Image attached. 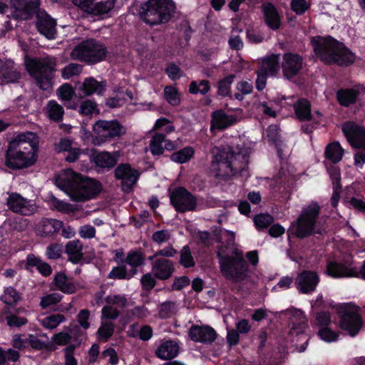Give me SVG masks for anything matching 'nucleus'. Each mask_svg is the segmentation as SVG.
<instances>
[{
    "mask_svg": "<svg viewBox=\"0 0 365 365\" xmlns=\"http://www.w3.org/2000/svg\"><path fill=\"white\" fill-rule=\"evenodd\" d=\"M195 150L190 146L185 147L179 151L173 153L170 156L173 162L182 164L188 162L194 155Z\"/></svg>",
    "mask_w": 365,
    "mask_h": 365,
    "instance_id": "40",
    "label": "nucleus"
},
{
    "mask_svg": "<svg viewBox=\"0 0 365 365\" xmlns=\"http://www.w3.org/2000/svg\"><path fill=\"white\" fill-rule=\"evenodd\" d=\"M304 65L303 58L297 53L287 52L283 55L282 69L283 76L290 80L297 76Z\"/></svg>",
    "mask_w": 365,
    "mask_h": 365,
    "instance_id": "17",
    "label": "nucleus"
},
{
    "mask_svg": "<svg viewBox=\"0 0 365 365\" xmlns=\"http://www.w3.org/2000/svg\"><path fill=\"white\" fill-rule=\"evenodd\" d=\"M292 314L290 330L292 335H299L304 332L307 327V321L303 312L298 309L289 311Z\"/></svg>",
    "mask_w": 365,
    "mask_h": 365,
    "instance_id": "28",
    "label": "nucleus"
},
{
    "mask_svg": "<svg viewBox=\"0 0 365 365\" xmlns=\"http://www.w3.org/2000/svg\"><path fill=\"white\" fill-rule=\"evenodd\" d=\"M152 261L151 271L156 279L166 280L172 277L175 271V265L171 260L165 258H155Z\"/></svg>",
    "mask_w": 365,
    "mask_h": 365,
    "instance_id": "20",
    "label": "nucleus"
},
{
    "mask_svg": "<svg viewBox=\"0 0 365 365\" xmlns=\"http://www.w3.org/2000/svg\"><path fill=\"white\" fill-rule=\"evenodd\" d=\"M56 94L68 109H77V103L71 101L75 95V91L70 84L65 83L60 86L56 91Z\"/></svg>",
    "mask_w": 365,
    "mask_h": 365,
    "instance_id": "30",
    "label": "nucleus"
},
{
    "mask_svg": "<svg viewBox=\"0 0 365 365\" xmlns=\"http://www.w3.org/2000/svg\"><path fill=\"white\" fill-rule=\"evenodd\" d=\"M295 114L300 120L311 119V106L307 100L300 99L294 105Z\"/></svg>",
    "mask_w": 365,
    "mask_h": 365,
    "instance_id": "39",
    "label": "nucleus"
},
{
    "mask_svg": "<svg viewBox=\"0 0 365 365\" xmlns=\"http://www.w3.org/2000/svg\"><path fill=\"white\" fill-rule=\"evenodd\" d=\"M164 97L171 106H178L180 103V95L178 88L173 86H168L164 88Z\"/></svg>",
    "mask_w": 365,
    "mask_h": 365,
    "instance_id": "48",
    "label": "nucleus"
},
{
    "mask_svg": "<svg viewBox=\"0 0 365 365\" xmlns=\"http://www.w3.org/2000/svg\"><path fill=\"white\" fill-rule=\"evenodd\" d=\"M114 332V324L112 322L101 320V326L97 331L98 339L106 341Z\"/></svg>",
    "mask_w": 365,
    "mask_h": 365,
    "instance_id": "45",
    "label": "nucleus"
},
{
    "mask_svg": "<svg viewBox=\"0 0 365 365\" xmlns=\"http://www.w3.org/2000/svg\"><path fill=\"white\" fill-rule=\"evenodd\" d=\"M82 66L77 63H70L65 66L61 71V76L63 79H69L73 76H78L82 72Z\"/></svg>",
    "mask_w": 365,
    "mask_h": 365,
    "instance_id": "52",
    "label": "nucleus"
},
{
    "mask_svg": "<svg viewBox=\"0 0 365 365\" xmlns=\"http://www.w3.org/2000/svg\"><path fill=\"white\" fill-rule=\"evenodd\" d=\"M106 46L93 38L81 41L71 51L70 56L73 60L96 63L103 61L106 56Z\"/></svg>",
    "mask_w": 365,
    "mask_h": 365,
    "instance_id": "9",
    "label": "nucleus"
},
{
    "mask_svg": "<svg viewBox=\"0 0 365 365\" xmlns=\"http://www.w3.org/2000/svg\"><path fill=\"white\" fill-rule=\"evenodd\" d=\"M40 0H11V16L16 19H27L38 8Z\"/></svg>",
    "mask_w": 365,
    "mask_h": 365,
    "instance_id": "18",
    "label": "nucleus"
},
{
    "mask_svg": "<svg viewBox=\"0 0 365 365\" xmlns=\"http://www.w3.org/2000/svg\"><path fill=\"white\" fill-rule=\"evenodd\" d=\"M120 315V312L117 307L106 304L101 309V320L107 321L115 320Z\"/></svg>",
    "mask_w": 365,
    "mask_h": 365,
    "instance_id": "53",
    "label": "nucleus"
},
{
    "mask_svg": "<svg viewBox=\"0 0 365 365\" xmlns=\"http://www.w3.org/2000/svg\"><path fill=\"white\" fill-rule=\"evenodd\" d=\"M180 254V258L179 262L182 267L185 268L194 267L195 261L188 246L183 247Z\"/></svg>",
    "mask_w": 365,
    "mask_h": 365,
    "instance_id": "51",
    "label": "nucleus"
},
{
    "mask_svg": "<svg viewBox=\"0 0 365 365\" xmlns=\"http://www.w3.org/2000/svg\"><path fill=\"white\" fill-rule=\"evenodd\" d=\"M118 157V152H115L113 154L108 152H98L93 154V160L97 167L110 168L115 165Z\"/></svg>",
    "mask_w": 365,
    "mask_h": 365,
    "instance_id": "29",
    "label": "nucleus"
},
{
    "mask_svg": "<svg viewBox=\"0 0 365 365\" xmlns=\"http://www.w3.org/2000/svg\"><path fill=\"white\" fill-rule=\"evenodd\" d=\"M63 227L61 220L53 218H42L35 225V232L38 236L50 237L57 233Z\"/></svg>",
    "mask_w": 365,
    "mask_h": 365,
    "instance_id": "21",
    "label": "nucleus"
},
{
    "mask_svg": "<svg viewBox=\"0 0 365 365\" xmlns=\"http://www.w3.org/2000/svg\"><path fill=\"white\" fill-rule=\"evenodd\" d=\"M325 155L327 158L336 163L342 158L343 150L338 143H331L327 146Z\"/></svg>",
    "mask_w": 365,
    "mask_h": 365,
    "instance_id": "42",
    "label": "nucleus"
},
{
    "mask_svg": "<svg viewBox=\"0 0 365 365\" xmlns=\"http://www.w3.org/2000/svg\"><path fill=\"white\" fill-rule=\"evenodd\" d=\"M272 222L273 217L267 214H259L254 218V222L257 229H264L271 225Z\"/></svg>",
    "mask_w": 365,
    "mask_h": 365,
    "instance_id": "58",
    "label": "nucleus"
},
{
    "mask_svg": "<svg viewBox=\"0 0 365 365\" xmlns=\"http://www.w3.org/2000/svg\"><path fill=\"white\" fill-rule=\"evenodd\" d=\"M106 304L117 307L118 309H123L128 306V302L125 294L111 293L103 298Z\"/></svg>",
    "mask_w": 365,
    "mask_h": 365,
    "instance_id": "41",
    "label": "nucleus"
},
{
    "mask_svg": "<svg viewBox=\"0 0 365 365\" xmlns=\"http://www.w3.org/2000/svg\"><path fill=\"white\" fill-rule=\"evenodd\" d=\"M97 111L96 103L91 100L83 101L79 107V113L83 115H92Z\"/></svg>",
    "mask_w": 365,
    "mask_h": 365,
    "instance_id": "59",
    "label": "nucleus"
},
{
    "mask_svg": "<svg viewBox=\"0 0 365 365\" xmlns=\"http://www.w3.org/2000/svg\"><path fill=\"white\" fill-rule=\"evenodd\" d=\"M38 143V137L34 133L18 135L9 144L6 165L12 169H20L33 165L36 160Z\"/></svg>",
    "mask_w": 365,
    "mask_h": 365,
    "instance_id": "3",
    "label": "nucleus"
},
{
    "mask_svg": "<svg viewBox=\"0 0 365 365\" xmlns=\"http://www.w3.org/2000/svg\"><path fill=\"white\" fill-rule=\"evenodd\" d=\"M56 186L71 200L83 202L94 197L101 190V185L97 180L83 176L71 169L63 170L55 180Z\"/></svg>",
    "mask_w": 365,
    "mask_h": 365,
    "instance_id": "2",
    "label": "nucleus"
},
{
    "mask_svg": "<svg viewBox=\"0 0 365 365\" xmlns=\"http://www.w3.org/2000/svg\"><path fill=\"white\" fill-rule=\"evenodd\" d=\"M29 336L25 334H16L13 336L12 345L14 348L23 350L29 348Z\"/></svg>",
    "mask_w": 365,
    "mask_h": 365,
    "instance_id": "60",
    "label": "nucleus"
},
{
    "mask_svg": "<svg viewBox=\"0 0 365 365\" xmlns=\"http://www.w3.org/2000/svg\"><path fill=\"white\" fill-rule=\"evenodd\" d=\"M279 55L272 54L262 60L259 70L269 76H275L279 70Z\"/></svg>",
    "mask_w": 365,
    "mask_h": 365,
    "instance_id": "32",
    "label": "nucleus"
},
{
    "mask_svg": "<svg viewBox=\"0 0 365 365\" xmlns=\"http://www.w3.org/2000/svg\"><path fill=\"white\" fill-rule=\"evenodd\" d=\"M155 278L153 273L143 274L140 279L143 288L146 290L152 289L156 284Z\"/></svg>",
    "mask_w": 365,
    "mask_h": 365,
    "instance_id": "64",
    "label": "nucleus"
},
{
    "mask_svg": "<svg viewBox=\"0 0 365 365\" xmlns=\"http://www.w3.org/2000/svg\"><path fill=\"white\" fill-rule=\"evenodd\" d=\"M189 336L197 342L211 343L215 339L216 333L207 326H192L189 331Z\"/></svg>",
    "mask_w": 365,
    "mask_h": 365,
    "instance_id": "25",
    "label": "nucleus"
},
{
    "mask_svg": "<svg viewBox=\"0 0 365 365\" xmlns=\"http://www.w3.org/2000/svg\"><path fill=\"white\" fill-rule=\"evenodd\" d=\"M144 260L145 257L141 251L131 250L128 253L126 258L125 259V262L130 265L134 272L135 271V268L143 264Z\"/></svg>",
    "mask_w": 365,
    "mask_h": 365,
    "instance_id": "43",
    "label": "nucleus"
},
{
    "mask_svg": "<svg viewBox=\"0 0 365 365\" xmlns=\"http://www.w3.org/2000/svg\"><path fill=\"white\" fill-rule=\"evenodd\" d=\"M290 6L292 11L299 15L303 14L309 8V4L306 0H292Z\"/></svg>",
    "mask_w": 365,
    "mask_h": 365,
    "instance_id": "62",
    "label": "nucleus"
},
{
    "mask_svg": "<svg viewBox=\"0 0 365 365\" xmlns=\"http://www.w3.org/2000/svg\"><path fill=\"white\" fill-rule=\"evenodd\" d=\"M320 278L317 272L304 270L296 277L294 285L299 293L309 294L316 290Z\"/></svg>",
    "mask_w": 365,
    "mask_h": 365,
    "instance_id": "15",
    "label": "nucleus"
},
{
    "mask_svg": "<svg viewBox=\"0 0 365 365\" xmlns=\"http://www.w3.org/2000/svg\"><path fill=\"white\" fill-rule=\"evenodd\" d=\"M210 90V82L207 80H202L200 81H193L189 86V91L192 94L202 95L207 94Z\"/></svg>",
    "mask_w": 365,
    "mask_h": 365,
    "instance_id": "49",
    "label": "nucleus"
},
{
    "mask_svg": "<svg viewBox=\"0 0 365 365\" xmlns=\"http://www.w3.org/2000/svg\"><path fill=\"white\" fill-rule=\"evenodd\" d=\"M180 351L178 344L173 340H161L155 349L156 356L163 360H170L176 357Z\"/></svg>",
    "mask_w": 365,
    "mask_h": 365,
    "instance_id": "22",
    "label": "nucleus"
},
{
    "mask_svg": "<svg viewBox=\"0 0 365 365\" xmlns=\"http://www.w3.org/2000/svg\"><path fill=\"white\" fill-rule=\"evenodd\" d=\"M45 113L49 119L59 122L63 118L64 109L56 101H49L45 107Z\"/></svg>",
    "mask_w": 365,
    "mask_h": 365,
    "instance_id": "36",
    "label": "nucleus"
},
{
    "mask_svg": "<svg viewBox=\"0 0 365 365\" xmlns=\"http://www.w3.org/2000/svg\"><path fill=\"white\" fill-rule=\"evenodd\" d=\"M165 73L172 81L178 80L184 75L182 69L174 63H170L167 66Z\"/></svg>",
    "mask_w": 365,
    "mask_h": 365,
    "instance_id": "61",
    "label": "nucleus"
},
{
    "mask_svg": "<svg viewBox=\"0 0 365 365\" xmlns=\"http://www.w3.org/2000/svg\"><path fill=\"white\" fill-rule=\"evenodd\" d=\"M175 9L172 0H148L141 5L139 14L147 24L155 26L167 23Z\"/></svg>",
    "mask_w": 365,
    "mask_h": 365,
    "instance_id": "6",
    "label": "nucleus"
},
{
    "mask_svg": "<svg viewBox=\"0 0 365 365\" xmlns=\"http://www.w3.org/2000/svg\"><path fill=\"white\" fill-rule=\"evenodd\" d=\"M56 59L45 57L31 59L26 62L29 74L36 80L38 86L43 91L51 89L53 72L56 69Z\"/></svg>",
    "mask_w": 365,
    "mask_h": 365,
    "instance_id": "7",
    "label": "nucleus"
},
{
    "mask_svg": "<svg viewBox=\"0 0 365 365\" xmlns=\"http://www.w3.org/2000/svg\"><path fill=\"white\" fill-rule=\"evenodd\" d=\"M66 252L71 262H79L83 256L82 242L79 240L69 241L66 245Z\"/></svg>",
    "mask_w": 365,
    "mask_h": 365,
    "instance_id": "34",
    "label": "nucleus"
},
{
    "mask_svg": "<svg viewBox=\"0 0 365 365\" xmlns=\"http://www.w3.org/2000/svg\"><path fill=\"white\" fill-rule=\"evenodd\" d=\"M177 311L178 306L174 302L166 301L158 306V314L163 319L171 317Z\"/></svg>",
    "mask_w": 365,
    "mask_h": 365,
    "instance_id": "47",
    "label": "nucleus"
},
{
    "mask_svg": "<svg viewBox=\"0 0 365 365\" xmlns=\"http://www.w3.org/2000/svg\"><path fill=\"white\" fill-rule=\"evenodd\" d=\"M135 274V271L133 273H128L125 266H118L113 268L108 274L110 279H130Z\"/></svg>",
    "mask_w": 365,
    "mask_h": 365,
    "instance_id": "54",
    "label": "nucleus"
},
{
    "mask_svg": "<svg viewBox=\"0 0 365 365\" xmlns=\"http://www.w3.org/2000/svg\"><path fill=\"white\" fill-rule=\"evenodd\" d=\"M105 85L102 82H98L95 78L89 77L85 79L83 83L81 90L84 96H90L95 93L101 94L104 91Z\"/></svg>",
    "mask_w": 365,
    "mask_h": 365,
    "instance_id": "37",
    "label": "nucleus"
},
{
    "mask_svg": "<svg viewBox=\"0 0 365 365\" xmlns=\"http://www.w3.org/2000/svg\"><path fill=\"white\" fill-rule=\"evenodd\" d=\"M74 145V142L71 139L67 138H61L60 140L55 144V150L58 152H68Z\"/></svg>",
    "mask_w": 365,
    "mask_h": 365,
    "instance_id": "63",
    "label": "nucleus"
},
{
    "mask_svg": "<svg viewBox=\"0 0 365 365\" xmlns=\"http://www.w3.org/2000/svg\"><path fill=\"white\" fill-rule=\"evenodd\" d=\"M327 274L334 278L357 277V267L330 262L327 266Z\"/></svg>",
    "mask_w": 365,
    "mask_h": 365,
    "instance_id": "24",
    "label": "nucleus"
},
{
    "mask_svg": "<svg viewBox=\"0 0 365 365\" xmlns=\"http://www.w3.org/2000/svg\"><path fill=\"white\" fill-rule=\"evenodd\" d=\"M50 203L52 207L59 212L67 213L72 210L71 205L63 200H58L53 195L50 197Z\"/></svg>",
    "mask_w": 365,
    "mask_h": 365,
    "instance_id": "55",
    "label": "nucleus"
},
{
    "mask_svg": "<svg viewBox=\"0 0 365 365\" xmlns=\"http://www.w3.org/2000/svg\"><path fill=\"white\" fill-rule=\"evenodd\" d=\"M62 299V296L56 292L51 293L43 296L41 298L40 305L42 308H47L53 304L59 302Z\"/></svg>",
    "mask_w": 365,
    "mask_h": 365,
    "instance_id": "57",
    "label": "nucleus"
},
{
    "mask_svg": "<svg viewBox=\"0 0 365 365\" xmlns=\"http://www.w3.org/2000/svg\"><path fill=\"white\" fill-rule=\"evenodd\" d=\"M134 331L138 332L139 338L143 341H148L150 339L153 334V329L148 325H144L138 330V324L131 325L128 330L129 334L135 337L136 336V334L133 333Z\"/></svg>",
    "mask_w": 365,
    "mask_h": 365,
    "instance_id": "46",
    "label": "nucleus"
},
{
    "mask_svg": "<svg viewBox=\"0 0 365 365\" xmlns=\"http://www.w3.org/2000/svg\"><path fill=\"white\" fill-rule=\"evenodd\" d=\"M65 321L63 315L60 314H52L44 317L41 320V324L43 327L47 329H54L61 322Z\"/></svg>",
    "mask_w": 365,
    "mask_h": 365,
    "instance_id": "50",
    "label": "nucleus"
},
{
    "mask_svg": "<svg viewBox=\"0 0 365 365\" xmlns=\"http://www.w3.org/2000/svg\"><path fill=\"white\" fill-rule=\"evenodd\" d=\"M115 178L121 181L123 192H130L137 182L140 173L128 163H122L117 166L114 171Z\"/></svg>",
    "mask_w": 365,
    "mask_h": 365,
    "instance_id": "14",
    "label": "nucleus"
},
{
    "mask_svg": "<svg viewBox=\"0 0 365 365\" xmlns=\"http://www.w3.org/2000/svg\"><path fill=\"white\" fill-rule=\"evenodd\" d=\"M72 2L83 12L93 16L108 14L115 5V0H72Z\"/></svg>",
    "mask_w": 365,
    "mask_h": 365,
    "instance_id": "12",
    "label": "nucleus"
},
{
    "mask_svg": "<svg viewBox=\"0 0 365 365\" xmlns=\"http://www.w3.org/2000/svg\"><path fill=\"white\" fill-rule=\"evenodd\" d=\"M20 78V73L15 68L11 61H7L0 67V83L14 82Z\"/></svg>",
    "mask_w": 365,
    "mask_h": 365,
    "instance_id": "33",
    "label": "nucleus"
},
{
    "mask_svg": "<svg viewBox=\"0 0 365 365\" xmlns=\"http://www.w3.org/2000/svg\"><path fill=\"white\" fill-rule=\"evenodd\" d=\"M210 171L217 178L230 180L247 168L248 155L245 148L233 144L220 150L215 147Z\"/></svg>",
    "mask_w": 365,
    "mask_h": 365,
    "instance_id": "1",
    "label": "nucleus"
},
{
    "mask_svg": "<svg viewBox=\"0 0 365 365\" xmlns=\"http://www.w3.org/2000/svg\"><path fill=\"white\" fill-rule=\"evenodd\" d=\"M235 75H230L220 79L217 83V94L222 97L230 95L231 86L234 82Z\"/></svg>",
    "mask_w": 365,
    "mask_h": 365,
    "instance_id": "44",
    "label": "nucleus"
},
{
    "mask_svg": "<svg viewBox=\"0 0 365 365\" xmlns=\"http://www.w3.org/2000/svg\"><path fill=\"white\" fill-rule=\"evenodd\" d=\"M6 205L12 212L23 215H30L37 210L33 200H28L17 192L9 193Z\"/></svg>",
    "mask_w": 365,
    "mask_h": 365,
    "instance_id": "13",
    "label": "nucleus"
},
{
    "mask_svg": "<svg viewBox=\"0 0 365 365\" xmlns=\"http://www.w3.org/2000/svg\"><path fill=\"white\" fill-rule=\"evenodd\" d=\"M236 122L235 115H228L222 110H216L212 113V126L217 129L227 128Z\"/></svg>",
    "mask_w": 365,
    "mask_h": 365,
    "instance_id": "31",
    "label": "nucleus"
},
{
    "mask_svg": "<svg viewBox=\"0 0 365 365\" xmlns=\"http://www.w3.org/2000/svg\"><path fill=\"white\" fill-rule=\"evenodd\" d=\"M37 19V28L39 32L48 38H54L56 31L55 20L44 11H38Z\"/></svg>",
    "mask_w": 365,
    "mask_h": 365,
    "instance_id": "23",
    "label": "nucleus"
},
{
    "mask_svg": "<svg viewBox=\"0 0 365 365\" xmlns=\"http://www.w3.org/2000/svg\"><path fill=\"white\" fill-rule=\"evenodd\" d=\"M359 91L356 88L341 89L337 92L339 103L344 106H349L356 102Z\"/></svg>",
    "mask_w": 365,
    "mask_h": 365,
    "instance_id": "38",
    "label": "nucleus"
},
{
    "mask_svg": "<svg viewBox=\"0 0 365 365\" xmlns=\"http://www.w3.org/2000/svg\"><path fill=\"white\" fill-rule=\"evenodd\" d=\"M170 202L180 212L193 210L196 207L195 197L183 187H179L170 194Z\"/></svg>",
    "mask_w": 365,
    "mask_h": 365,
    "instance_id": "16",
    "label": "nucleus"
},
{
    "mask_svg": "<svg viewBox=\"0 0 365 365\" xmlns=\"http://www.w3.org/2000/svg\"><path fill=\"white\" fill-rule=\"evenodd\" d=\"M222 275L232 282H242L250 276V270L242 250L234 244L221 246L217 250Z\"/></svg>",
    "mask_w": 365,
    "mask_h": 365,
    "instance_id": "4",
    "label": "nucleus"
},
{
    "mask_svg": "<svg viewBox=\"0 0 365 365\" xmlns=\"http://www.w3.org/2000/svg\"><path fill=\"white\" fill-rule=\"evenodd\" d=\"M175 145L170 140L165 139L161 133L153 135L150 141V150L153 155H159L163 153L164 150H173Z\"/></svg>",
    "mask_w": 365,
    "mask_h": 365,
    "instance_id": "27",
    "label": "nucleus"
},
{
    "mask_svg": "<svg viewBox=\"0 0 365 365\" xmlns=\"http://www.w3.org/2000/svg\"><path fill=\"white\" fill-rule=\"evenodd\" d=\"M20 297L18 292L12 287H7L4 290L1 299L6 304H13L16 303Z\"/></svg>",
    "mask_w": 365,
    "mask_h": 365,
    "instance_id": "56",
    "label": "nucleus"
},
{
    "mask_svg": "<svg viewBox=\"0 0 365 365\" xmlns=\"http://www.w3.org/2000/svg\"><path fill=\"white\" fill-rule=\"evenodd\" d=\"M262 9L266 24L272 30L279 29L281 19L275 6L269 2H265L262 4Z\"/></svg>",
    "mask_w": 365,
    "mask_h": 365,
    "instance_id": "26",
    "label": "nucleus"
},
{
    "mask_svg": "<svg viewBox=\"0 0 365 365\" xmlns=\"http://www.w3.org/2000/svg\"><path fill=\"white\" fill-rule=\"evenodd\" d=\"M311 43L317 57L326 64L348 66L355 61L354 53L330 36H314Z\"/></svg>",
    "mask_w": 365,
    "mask_h": 365,
    "instance_id": "5",
    "label": "nucleus"
},
{
    "mask_svg": "<svg viewBox=\"0 0 365 365\" xmlns=\"http://www.w3.org/2000/svg\"><path fill=\"white\" fill-rule=\"evenodd\" d=\"M342 130L353 148L365 150V128L354 122H347Z\"/></svg>",
    "mask_w": 365,
    "mask_h": 365,
    "instance_id": "19",
    "label": "nucleus"
},
{
    "mask_svg": "<svg viewBox=\"0 0 365 365\" xmlns=\"http://www.w3.org/2000/svg\"><path fill=\"white\" fill-rule=\"evenodd\" d=\"M319 211L320 207L315 202L303 207L297 220L295 235L298 237L303 238L312 234H321L324 231V228L318 221Z\"/></svg>",
    "mask_w": 365,
    "mask_h": 365,
    "instance_id": "8",
    "label": "nucleus"
},
{
    "mask_svg": "<svg viewBox=\"0 0 365 365\" xmlns=\"http://www.w3.org/2000/svg\"><path fill=\"white\" fill-rule=\"evenodd\" d=\"M337 312L341 317V329L346 331L351 336H356L362 326L358 307L352 304H344L338 307Z\"/></svg>",
    "mask_w": 365,
    "mask_h": 365,
    "instance_id": "10",
    "label": "nucleus"
},
{
    "mask_svg": "<svg viewBox=\"0 0 365 365\" xmlns=\"http://www.w3.org/2000/svg\"><path fill=\"white\" fill-rule=\"evenodd\" d=\"M54 284L58 289L67 294H73L76 291V286L63 273L56 274Z\"/></svg>",
    "mask_w": 365,
    "mask_h": 365,
    "instance_id": "35",
    "label": "nucleus"
},
{
    "mask_svg": "<svg viewBox=\"0 0 365 365\" xmlns=\"http://www.w3.org/2000/svg\"><path fill=\"white\" fill-rule=\"evenodd\" d=\"M93 130L96 137L93 138L92 143L95 145H101L113 138L125 133V129L115 120H98L93 125Z\"/></svg>",
    "mask_w": 365,
    "mask_h": 365,
    "instance_id": "11",
    "label": "nucleus"
}]
</instances>
